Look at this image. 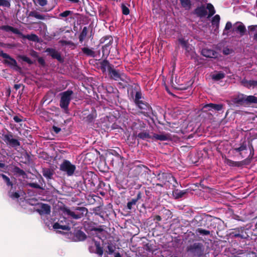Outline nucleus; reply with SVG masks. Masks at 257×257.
<instances>
[{"mask_svg":"<svg viewBox=\"0 0 257 257\" xmlns=\"http://www.w3.org/2000/svg\"><path fill=\"white\" fill-rule=\"evenodd\" d=\"M231 101L232 104L237 107L245 105V95L239 93L238 94L232 96Z\"/></svg>","mask_w":257,"mask_h":257,"instance_id":"12","label":"nucleus"},{"mask_svg":"<svg viewBox=\"0 0 257 257\" xmlns=\"http://www.w3.org/2000/svg\"><path fill=\"white\" fill-rule=\"evenodd\" d=\"M249 163V161H248V159H244L241 161L236 162L235 167H240L245 165H247Z\"/></svg>","mask_w":257,"mask_h":257,"instance_id":"53","label":"nucleus"},{"mask_svg":"<svg viewBox=\"0 0 257 257\" xmlns=\"http://www.w3.org/2000/svg\"><path fill=\"white\" fill-rule=\"evenodd\" d=\"M13 171L15 175H19V176H22L24 178L27 176L25 172L20 169L18 166H15L13 168Z\"/></svg>","mask_w":257,"mask_h":257,"instance_id":"41","label":"nucleus"},{"mask_svg":"<svg viewBox=\"0 0 257 257\" xmlns=\"http://www.w3.org/2000/svg\"><path fill=\"white\" fill-rule=\"evenodd\" d=\"M186 250L194 256L201 257L204 254V246L201 242H195L187 245Z\"/></svg>","mask_w":257,"mask_h":257,"instance_id":"6","label":"nucleus"},{"mask_svg":"<svg viewBox=\"0 0 257 257\" xmlns=\"http://www.w3.org/2000/svg\"><path fill=\"white\" fill-rule=\"evenodd\" d=\"M206 9L209 11V15L208 18H210L215 14V10L213 6L211 4H207Z\"/></svg>","mask_w":257,"mask_h":257,"instance_id":"45","label":"nucleus"},{"mask_svg":"<svg viewBox=\"0 0 257 257\" xmlns=\"http://www.w3.org/2000/svg\"><path fill=\"white\" fill-rule=\"evenodd\" d=\"M148 169V167H146L144 165L143 166H137L133 169V171L134 174L136 177L139 176L141 174H142L143 172V169Z\"/></svg>","mask_w":257,"mask_h":257,"instance_id":"34","label":"nucleus"},{"mask_svg":"<svg viewBox=\"0 0 257 257\" xmlns=\"http://www.w3.org/2000/svg\"><path fill=\"white\" fill-rule=\"evenodd\" d=\"M1 6L9 8L11 7L10 2L8 0H0Z\"/></svg>","mask_w":257,"mask_h":257,"instance_id":"56","label":"nucleus"},{"mask_svg":"<svg viewBox=\"0 0 257 257\" xmlns=\"http://www.w3.org/2000/svg\"><path fill=\"white\" fill-rule=\"evenodd\" d=\"M195 233L197 234H199L203 235H208L210 234V231L201 228H198L196 229Z\"/></svg>","mask_w":257,"mask_h":257,"instance_id":"47","label":"nucleus"},{"mask_svg":"<svg viewBox=\"0 0 257 257\" xmlns=\"http://www.w3.org/2000/svg\"><path fill=\"white\" fill-rule=\"evenodd\" d=\"M19 36H21L23 39H27L29 41L33 42H38L39 41L38 36L34 34H31L30 35H25L22 33V34H19Z\"/></svg>","mask_w":257,"mask_h":257,"instance_id":"28","label":"nucleus"},{"mask_svg":"<svg viewBox=\"0 0 257 257\" xmlns=\"http://www.w3.org/2000/svg\"><path fill=\"white\" fill-rule=\"evenodd\" d=\"M42 173L47 179H51L54 174V171L50 168H43Z\"/></svg>","mask_w":257,"mask_h":257,"instance_id":"32","label":"nucleus"},{"mask_svg":"<svg viewBox=\"0 0 257 257\" xmlns=\"http://www.w3.org/2000/svg\"><path fill=\"white\" fill-rule=\"evenodd\" d=\"M3 140L12 147H17L21 145L18 140L13 138V135L11 132L3 135Z\"/></svg>","mask_w":257,"mask_h":257,"instance_id":"11","label":"nucleus"},{"mask_svg":"<svg viewBox=\"0 0 257 257\" xmlns=\"http://www.w3.org/2000/svg\"><path fill=\"white\" fill-rule=\"evenodd\" d=\"M71 210L69 207L64 206L61 208L63 214L73 219H79L85 216L88 213V209L85 207H75Z\"/></svg>","mask_w":257,"mask_h":257,"instance_id":"1","label":"nucleus"},{"mask_svg":"<svg viewBox=\"0 0 257 257\" xmlns=\"http://www.w3.org/2000/svg\"><path fill=\"white\" fill-rule=\"evenodd\" d=\"M236 24L239 25L235 28V31L239 32L241 36H243L246 31L245 26L241 22H237Z\"/></svg>","mask_w":257,"mask_h":257,"instance_id":"30","label":"nucleus"},{"mask_svg":"<svg viewBox=\"0 0 257 257\" xmlns=\"http://www.w3.org/2000/svg\"><path fill=\"white\" fill-rule=\"evenodd\" d=\"M248 147L249 148L250 153L247 159H248V161H249V160L253 158L254 154V151L253 149V147L252 146V144L250 142V141L248 142Z\"/></svg>","mask_w":257,"mask_h":257,"instance_id":"44","label":"nucleus"},{"mask_svg":"<svg viewBox=\"0 0 257 257\" xmlns=\"http://www.w3.org/2000/svg\"><path fill=\"white\" fill-rule=\"evenodd\" d=\"M225 77V74L222 72H219L212 76V78L215 81H219Z\"/></svg>","mask_w":257,"mask_h":257,"instance_id":"49","label":"nucleus"},{"mask_svg":"<svg viewBox=\"0 0 257 257\" xmlns=\"http://www.w3.org/2000/svg\"><path fill=\"white\" fill-rule=\"evenodd\" d=\"M38 62L43 67H44L46 65L45 60L42 57H39L38 58Z\"/></svg>","mask_w":257,"mask_h":257,"instance_id":"63","label":"nucleus"},{"mask_svg":"<svg viewBox=\"0 0 257 257\" xmlns=\"http://www.w3.org/2000/svg\"><path fill=\"white\" fill-rule=\"evenodd\" d=\"M202 54L207 58H216L217 57V53L212 49H203L202 50Z\"/></svg>","mask_w":257,"mask_h":257,"instance_id":"23","label":"nucleus"},{"mask_svg":"<svg viewBox=\"0 0 257 257\" xmlns=\"http://www.w3.org/2000/svg\"><path fill=\"white\" fill-rule=\"evenodd\" d=\"M193 13L199 18H203L207 15V12L204 6L202 5L200 7H197L194 10Z\"/></svg>","mask_w":257,"mask_h":257,"instance_id":"19","label":"nucleus"},{"mask_svg":"<svg viewBox=\"0 0 257 257\" xmlns=\"http://www.w3.org/2000/svg\"><path fill=\"white\" fill-rule=\"evenodd\" d=\"M136 138L142 140H148V139H152L153 136H152L149 131H142L137 134L136 136Z\"/></svg>","mask_w":257,"mask_h":257,"instance_id":"20","label":"nucleus"},{"mask_svg":"<svg viewBox=\"0 0 257 257\" xmlns=\"http://www.w3.org/2000/svg\"><path fill=\"white\" fill-rule=\"evenodd\" d=\"M99 67L102 72H105L106 71V68L108 71L111 67H114V66L110 64L107 59H104L99 62Z\"/></svg>","mask_w":257,"mask_h":257,"instance_id":"21","label":"nucleus"},{"mask_svg":"<svg viewBox=\"0 0 257 257\" xmlns=\"http://www.w3.org/2000/svg\"><path fill=\"white\" fill-rule=\"evenodd\" d=\"M72 13H73L72 11L67 10V11H65L62 13H61L59 14V16L60 17H67L68 16L71 15Z\"/></svg>","mask_w":257,"mask_h":257,"instance_id":"59","label":"nucleus"},{"mask_svg":"<svg viewBox=\"0 0 257 257\" xmlns=\"http://www.w3.org/2000/svg\"><path fill=\"white\" fill-rule=\"evenodd\" d=\"M0 176L2 177L5 182L6 183V185L8 186H11L12 187L13 186V183L11 181L9 177H8L7 176H6L5 174H1Z\"/></svg>","mask_w":257,"mask_h":257,"instance_id":"48","label":"nucleus"},{"mask_svg":"<svg viewBox=\"0 0 257 257\" xmlns=\"http://www.w3.org/2000/svg\"><path fill=\"white\" fill-rule=\"evenodd\" d=\"M97 114L95 110L88 114L86 117H84L83 120L88 123H91L94 121L96 117Z\"/></svg>","mask_w":257,"mask_h":257,"instance_id":"33","label":"nucleus"},{"mask_svg":"<svg viewBox=\"0 0 257 257\" xmlns=\"http://www.w3.org/2000/svg\"><path fill=\"white\" fill-rule=\"evenodd\" d=\"M9 196L13 199H18L20 197V194L18 192H13L9 195Z\"/></svg>","mask_w":257,"mask_h":257,"instance_id":"62","label":"nucleus"},{"mask_svg":"<svg viewBox=\"0 0 257 257\" xmlns=\"http://www.w3.org/2000/svg\"><path fill=\"white\" fill-rule=\"evenodd\" d=\"M113 42V39L111 35H106L102 37L100 40V43L105 44L102 46V50L104 52L105 49H107L108 47L112 45Z\"/></svg>","mask_w":257,"mask_h":257,"instance_id":"16","label":"nucleus"},{"mask_svg":"<svg viewBox=\"0 0 257 257\" xmlns=\"http://www.w3.org/2000/svg\"><path fill=\"white\" fill-rule=\"evenodd\" d=\"M225 105L222 103H210L205 104L203 109H206L205 111H213L214 110L215 111L220 112L224 108Z\"/></svg>","mask_w":257,"mask_h":257,"instance_id":"13","label":"nucleus"},{"mask_svg":"<svg viewBox=\"0 0 257 257\" xmlns=\"http://www.w3.org/2000/svg\"><path fill=\"white\" fill-rule=\"evenodd\" d=\"M0 57L6 59L3 61L4 64L8 65L16 71H21L22 69L18 66L16 60L7 53H4L3 50L0 51Z\"/></svg>","mask_w":257,"mask_h":257,"instance_id":"7","label":"nucleus"},{"mask_svg":"<svg viewBox=\"0 0 257 257\" xmlns=\"http://www.w3.org/2000/svg\"><path fill=\"white\" fill-rule=\"evenodd\" d=\"M226 164L230 167H235L236 162L231 160L230 159H226L225 161Z\"/></svg>","mask_w":257,"mask_h":257,"instance_id":"61","label":"nucleus"},{"mask_svg":"<svg viewBox=\"0 0 257 257\" xmlns=\"http://www.w3.org/2000/svg\"><path fill=\"white\" fill-rule=\"evenodd\" d=\"M228 236L230 238L238 239H246L249 237V235L245 231V227L243 226L230 229Z\"/></svg>","mask_w":257,"mask_h":257,"instance_id":"5","label":"nucleus"},{"mask_svg":"<svg viewBox=\"0 0 257 257\" xmlns=\"http://www.w3.org/2000/svg\"><path fill=\"white\" fill-rule=\"evenodd\" d=\"M134 89L136 90V93L135 94V97L134 99L135 103H137L143 100H141L142 97V94L140 90V87L138 84H135Z\"/></svg>","mask_w":257,"mask_h":257,"instance_id":"25","label":"nucleus"},{"mask_svg":"<svg viewBox=\"0 0 257 257\" xmlns=\"http://www.w3.org/2000/svg\"><path fill=\"white\" fill-rule=\"evenodd\" d=\"M74 238L77 241H83L87 238L86 234L81 230H78L74 233Z\"/></svg>","mask_w":257,"mask_h":257,"instance_id":"22","label":"nucleus"},{"mask_svg":"<svg viewBox=\"0 0 257 257\" xmlns=\"http://www.w3.org/2000/svg\"><path fill=\"white\" fill-rule=\"evenodd\" d=\"M144 248L146 250L151 252H153L155 250L154 244L150 243H146Z\"/></svg>","mask_w":257,"mask_h":257,"instance_id":"50","label":"nucleus"},{"mask_svg":"<svg viewBox=\"0 0 257 257\" xmlns=\"http://www.w3.org/2000/svg\"><path fill=\"white\" fill-rule=\"evenodd\" d=\"M34 2L41 7H44L47 4V0H35Z\"/></svg>","mask_w":257,"mask_h":257,"instance_id":"58","label":"nucleus"},{"mask_svg":"<svg viewBox=\"0 0 257 257\" xmlns=\"http://www.w3.org/2000/svg\"><path fill=\"white\" fill-rule=\"evenodd\" d=\"M53 227L55 229H61L64 230L69 231L70 229V227L68 225H62L60 224L58 222L55 223Z\"/></svg>","mask_w":257,"mask_h":257,"instance_id":"43","label":"nucleus"},{"mask_svg":"<svg viewBox=\"0 0 257 257\" xmlns=\"http://www.w3.org/2000/svg\"><path fill=\"white\" fill-rule=\"evenodd\" d=\"M45 52L48 53V54L51 56L53 59H56L60 63H62L64 62V59L61 56L60 53L55 49L52 48H46Z\"/></svg>","mask_w":257,"mask_h":257,"instance_id":"14","label":"nucleus"},{"mask_svg":"<svg viewBox=\"0 0 257 257\" xmlns=\"http://www.w3.org/2000/svg\"><path fill=\"white\" fill-rule=\"evenodd\" d=\"M146 127V123L140 119L135 120L131 125V128L133 131L134 136H136L139 132L144 131Z\"/></svg>","mask_w":257,"mask_h":257,"instance_id":"10","label":"nucleus"},{"mask_svg":"<svg viewBox=\"0 0 257 257\" xmlns=\"http://www.w3.org/2000/svg\"><path fill=\"white\" fill-rule=\"evenodd\" d=\"M155 176L157 180L163 184H166L167 182L172 184L173 182L174 183L173 184L174 187L176 188L178 186L176 179L171 173L157 171Z\"/></svg>","mask_w":257,"mask_h":257,"instance_id":"4","label":"nucleus"},{"mask_svg":"<svg viewBox=\"0 0 257 257\" xmlns=\"http://www.w3.org/2000/svg\"><path fill=\"white\" fill-rule=\"evenodd\" d=\"M88 28L87 27H84L81 32L80 33L78 38L80 43H82L88 34Z\"/></svg>","mask_w":257,"mask_h":257,"instance_id":"39","label":"nucleus"},{"mask_svg":"<svg viewBox=\"0 0 257 257\" xmlns=\"http://www.w3.org/2000/svg\"><path fill=\"white\" fill-rule=\"evenodd\" d=\"M240 83L242 85L247 88H250V87H251V80H247L246 79L244 78L242 80H241Z\"/></svg>","mask_w":257,"mask_h":257,"instance_id":"51","label":"nucleus"},{"mask_svg":"<svg viewBox=\"0 0 257 257\" xmlns=\"http://www.w3.org/2000/svg\"><path fill=\"white\" fill-rule=\"evenodd\" d=\"M220 20V18L218 15H216L212 19L211 24L213 27H215V31L219 29Z\"/></svg>","mask_w":257,"mask_h":257,"instance_id":"36","label":"nucleus"},{"mask_svg":"<svg viewBox=\"0 0 257 257\" xmlns=\"http://www.w3.org/2000/svg\"><path fill=\"white\" fill-rule=\"evenodd\" d=\"M178 40L182 48L185 49L186 52H189L191 48L188 40H185L184 38H179Z\"/></svg>","mask_w":257,"mask_h":257,"instance_id":"31","label":"nucleus"},{"mask_svg":"<svg viewBox=\"0 0 257 257\" xmlns=\"http://www.w3.org/2000/svg\"><path fill=\"white\" fill-rule=\"evenodd\" d=\"M73 94V91L70 89H68L59 94L61 97L59 105L66 113H68V107L72 98V96Z\"/></svg>","mask_w":257,"mask_h":257,"instance_id":"3","label":"nucleus"},{"mask_svg":"<svg viewBox=\"0 0 257 257\" xmlns=\"http://www.w3.org/2000/svg\"><path fill=\"white\" fill-rule=\"evenodd\" d=\"M121 8L122 10V13L123 15L126 16L129 15L130 10L124 4H121Z\"/></svg>","mask_w":257,"mask_h":257,"instance_id":"55","label":"nucleus"},{"mask_svg":"<svg viewBox=\"0 0 257 257\" xmlns=\"http://www.w3.org/2000/svg\"><path fill=\"white\" fill-rule=\"evenodd\" d=\"M122 82H118V85L120 86V87H121L122 88H124L125 87H133V86H131L128 84V81H130V79L127 78L126 77L125 78V77H123V80H121Z\"/></svg>","mask_w":257,"mask_h":257,"instance_id":"42","label":"nucleus"},{"mask_svg":"<svg viewBox=\"0 0 257 257\" xmlns=\"http://www.w3.org/2000/svg\"><path fill=\"white\" fill-rule=\"evenodd\" d=\"M19 58L23 61L27 62L28 64L31 65L33 64V62L27 56L25 55H19Z\"/></svg>","mask_w":257,"mask_h":257,"instance_id":"52","label":"nucleus"},{"mask_svg":"<svg viewBox=\"0 0 257 257\" xmlns=\"http://www.w3.org/2000/svg\"><path fill=\"white\" fill-rule=\"evenodd\" d=\"M253 104H257V97L254 95H245V105H250Z\"/></svg>","mask_w":257,"mask_h":257,"instance_id":"27","label":"nucleus"},{"mask_svg":"<svg viewBox=\"0 0 257 257\" xmlns=\"http://www.w3.org/2000/svg\"><path fill=\"white\" fill-rule=\"evenodd\" d=\"M29 17H34L39 20H45V16L43 15H41L39 12L33 11L30 12Z\"/></svg>","mask_w":257,"mask_h":257,"instance_id":"40","label":"nucleus"},{"mask_svg":"<svg viewBox=\"0 0 257 257\" xmlns=\"http://www.w3.org/2000/svg\"><path fill=\"white\" fill-rule=\"evenodd\" d=\"M162 212L163 213V214L166 215V217H167V218H171L172 217V212L170 211V210L166 209L165 207H164L161 210Z\"/></svg>","mask_w":257,"mask_h":257,"instance_id":"54","label":"nucleus"},{"mask_svg":"<svg viewBox=\"0 0 257 257\" xmlns=\"http://www.w3.org/2000/svg\"><path fill=\"white\" fill-rule=\"evenodd\" d=\"M92 49H89L87 47H83L81 48L82 52L86 56L94 57L95 53Z\"/></svg>","mask_w":257,"mask_h":257,"instance_id":"35","label":"nucleus"},{"mask_svg":"<svg viewBox=\"0 0 257 257\" xmlns=\"http://www.w3.org/2000/svg\"><path fill=\"white\" fill-rule=\"evenodd\" d=\"M181 6L186 9H189L191 8V2L190 0H180Z\"/></svg>","mask_w":257,"mask_h":257,"instance_id":"46","label":"nucleus"},{"mask_svg":"<svg viewBox=\"0 0 257 257\" xmlns=\"http://www.w3.org/2000/svg\"><path fill=\"white\" fill-rule=\"evenodd\" d=\"M169 138V136L168 135L165 134H154L153 136L152 139H155L157 140H160L161 141L168 140Z\"/></svg>","mask_w":257,"mask_h":257,"instance_id":"38","label":"nucleus"},{"mask_svg":"<svg viewBox=\"0 0 257 257\" xmlns=\"http://www.w3.org/2000/svg\"><path fill=\"white\" fill-rule=\"evenodd\" d=\"M247 145L246 142L244 140L240 144V146L239 147L234 148V150L235 152L239 153L240 155H241V152L246 150Z\"/></svg>","mask_w":257,"mask_h":257,"instance_id":"37","label":"nucleus"},{"mask_svg":"<svg viewBox=\"0 0 257 257\" xmlns=\"http://www.w3.org/2000/svg\"><path fill=\"white\" fill-rule=\"evenodd\" d=\"M29 186L34 188L43 189V188L37 183H30L29 184Z\"/></svg>","mask_w":257,"mask_h":257,"instance_id":"60","label":"nucleus"},{"mask_svg":"<svg viewBox=\"0 0 257 257\" xmlns=\"http://www.w3.org/2000/svg\"><path fill=\"white\" fill-rule=\"evenodd\" d=\"M188 189L184 190H179L178 189H176L173 191V194L176 199H179L184 197L186 194L188 193Z\"/></svg>","mask_w":257,"mask_h":257,"instance_id":"29","label":"nucleus"},{"mask_svg":"<svg viewBox=\"0 0 257 257\" xmlns=\"http://www.w3.org/2000/svg\"><path fill=\"white\" fill-rule=\"evenodd\" d=\"M139 108V110L135 112L136 114H143L145 116H149L152 112L151 105L146 101L142 100L135 104Z\"/></svg>","mask_w":257,"mask_h":257,"instance_id":"8","label":"nucleus"},{"mask_svg":"<svg viewBox=\"0 0 257 257\" xmlns=\"http://www.w3.org/2000/svg\"><path fill=\"white\" fill-rule=\"evenodd\" d=\"M60 170L65 172L68 176H70L74 174L76 170V166L75 165L71 164L69 161L64 160L60 165Z\"/></svg>","mask_w":257,"mask_h":257,"instance_id":"9","label":"nucleus"},{"mask_svg":"<svg viewBox=\"0 0 257 257\" xmlns=\"http://www.w3.org/2000/svg\"><path fill=\"white\" fill-rule=\"evenodd\" d=\"M107 248L108 251V253L110 254L112 253L114 251L113 247L110 244L107 245Z\"/></svg>","mask_w":257,"mask_h":257,"instance_id":"64","label":"nucleus"},{"mask_svg":"<svg viewBox=\"0 0 257 257\" xmlns=\"http://www.w3.org/2000/svg\"><path fill=\"white\" fill-rule=\"evenodd\" d=\"M0 29L2 30H4L6 32H12L14 34L19 35V34H22V32L20 31L19 29L17 28H15L12 26L9 25L2 26L0 27Z\"/></svg>","mask_w":257,"mask_h":257,"instance_id":"26","label":"nucleus"},{"mask_svg":"<svg viewBox=\"0 0 257 257\" xmlns=\"http://www.w3.org/2000/svg\"><path fill=\"white\" fill-rule=\"evenodd\" d=\"M73 94V91L70 89H68L59 94L61 97L59 105L66 113H68V107L72 98V96Z\"/></svg>","mask_w":257,"mask_h":257,"instance_id":"2","label":"nucleus"},{"mask_svg":"<svg viewBox=\"0 0 257 257\" xmlns=\"http://www.w3.org/2000/svg\"><path fill=\"white\" fill-rule=\"evenodd\" d=\"M94 225L95 223L93 222H88L85 224L84 226L85 230L87 233H91V232L93 231H97L100 233L104 230L103 228V226L100 225L99 227H96Z\"/></svg>","mask_w":257,"mask_h":257,"instance_id":"15","label":"nucleus"},{"mask_svg":"<svg viewBox=\"0 0 257 257\" xmlns=\"http://www.w3.org/2000/svg\"><path fill=\"white\" fill-rule=\"evenodd\" d=\"M94 244L96 247V250L94 251L92 249V247L90 246L89 248L90 252L95 253L97 254L99 256L101 257L103 253V248L100 246V242L98 241H95Z\"/></svg>","mask_w":257,"mask_h":257,"instance_id":"24","label":"nucleus"},{"mask_svg":"<svg viewBox=\"0 0 257 257\" xmlns=\"http://www.w3.org/2000/svg\"><path fill=\"white\" fill-rule=\"evenodd\" d=\"M137 201L134 198L132 199L130 201H128L127 203V208L129 210L132 209L133 205L136 204Z\"/></svg>","mask_w":257,"mask_h":257,"instance_id":"57","label":"nucleus"},{"mask_svg":"<svg viewBox=\"0 0 257 257\" xmlns=\"http://www.w3.org/2000/svg\"><path fill=\"white\" fill-rule=\"evenodd\" d=\"M108 72L110 78L115 80H123V77L126 78L125 75L119 74L118 71L115 70L114 67H111Z\"/></svg>","mask_w":257,"mask_h":257,"instance_id":"18","label":"nucleus"},{"mask_svg":"<svg viewBox=\"0 0 257 257\" xmlns=\"http://www.w3.org/2000/svg\"><path fill=\"white\" fill-rule=\"evenodd\" d=\"M36 211L41 215H48L51 212V207L48 204L41 203L40 208L37 209Z\"/></svg>","mask_w":257,"mask_h":257,"instance_id":"17","label":"nucleus"}]
</instances>
